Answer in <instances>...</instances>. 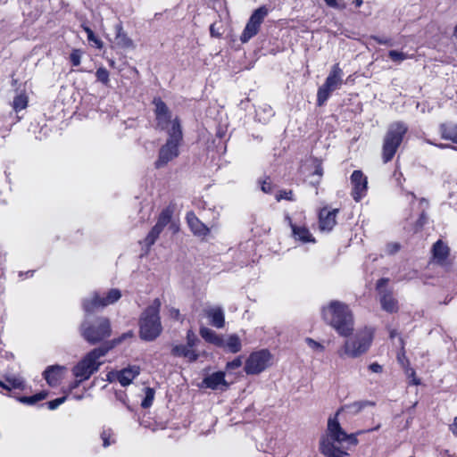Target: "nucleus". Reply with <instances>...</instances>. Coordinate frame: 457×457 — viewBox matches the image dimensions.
I'll return each mask as SVG.
<instances>
[{"label":"nucleus","mask_w":457,"mask_h":457,"mask_svg":"<svg viewBox=\"0 0 457 457\" xmlns=\"http://www.w3.org/2000/svg\"><path fill=\"white\" fill-rule=\"evenodd\" d=\"M380 425L367 430L347 434L341 428L337 418H329L326 434L320 438V451L326 457H346L348 448L345 445H356L357 435L378 430Z\"/></svg>","instance_id":"obj_1"},{"label":"nucleus","mask_w":457,"mask_h":457,"mask_svg":"<svg viewBox=\"0 0 457 457\" xmlns=\"http://www.w3.org/2000/svg\"><path fill=\"white\" fill-rule=\"evenodd\" d=\"M324 321L331 326L338 335L348 337L354 328V320L349 306L343 302L333 300L322 307Z\"/></svg>","instance_id":"obj_2"},{"label":"nucleus","mask_w":457,"mask_h":457,"mask_svg":"<svg viewBox=\"0 0 457 457\" xmlns=\"http://www.w3.org/2000/svg\"><path fill=\"white\" fill-rule=\"evenodd\" d=\"M114 344L113 342L107 346L104 345L93 349L73 367L72 374L77 380L71 385V389L77 387L81 382L87 380L99 370V367L103 363L100 358L104 357L108 351L113 347Z\"/></svg>","instance_id":"obj_3"},{"label":"nucleus","mask_w":457,"mask_h":457,"mask_svg":"<svg viewBox=\"0 0 457 457\" xmlns=\"http://www.w3.org/2000/svg\"><path fill=\"white\" fill-rule=\"evenodd\" d=\"M161 305V300L155 298L141 314L139 335L145 341H153L162 333V327L159 314Z\"/></svg>","instance_id":"obj_4"},{"label":"nucleus","mask_w":457,"mask_h":457,"mask_svg":"<svg viewBox=\"0 0 457 457\" xmlns=\"http://www.w3.org/2000/svg\"><path fill=\"white\" fill-rule=\"evenodd\" d=\"M372 342V330L364 328L358 331L353 337L345 340L344 345L337 350V355L344 358H358L365 353Z\"/></svg>","instance_id":"obj_5"},{"label":"nucleus","mask_w":457,"mask_h":457,"mask_svg":"<svg viewBox=\"0 0 457 457\" xmlns=\"http://www.w3.org/2000/svg\"><path fill=\"white\" fill-rule=\"evenodd\" d=\"M111 333V323L105 317H97L94 320L86 319L80 326L82 337L91 345H96L109 337Z\"/></svg>","instance_id":"obj_6"},{"label":"nucleus","mask_w":457,"mask_h":457,"mask_svg":"<svg viewBox=\"0 0 457 457\" xmlns=\"http://www.w3.org/2000/svg\"><path fill=\"white\" fill-rule=\"evenodd\" d=\"M408 127L403 122L392 123L384 137L382 158L384 162H390L400 146Z\"/></svg>","instance_id":"obj_7"},{"label":"nucleus","mask_w":457,"mask_h":457,"mask_svg":"<svg viewBox=\"0 0 457 457\" xmlns=\"http://www.w3.org/2000/svg\"><path fill=\"white\" fill-rule=\"evenodd\" d=\"M182 140V129H179L178 123L175 124L171 135L166 143L160 148L158 158L154 162L156 169L165 167L170 162L179 156V146Z\"/></svg>","instance_id":"obj_8"},{"label":"nucleus","mask_w":457,"mask_h":457,"mask_svg":"<svg viewBox=\"0 0 457 457\" xmlns=\"http://www.w3.org/2000/svg\"><path fill=\"white\" fill-rule=\"evenodd\" d=\"M344 72L338 63L334 64L325 79L324 84L318 89L317 104L321 106L329 98L332 92L337 90L344 84Z\"/></svg>","instance_id":"obj_9"},{"label":"nucleus","mask_w":457,"mask_h":457,"mask_svg":"<svg viewBox=\"0 0 457 457\" xmlns=\"http://www.w3.org/2000/svg\"><path fill=\"white\" fill-rule=\"evenodd\" d=\"M154 114L157 127L171 135L175 124L178 123L179 129H181L180 121L178 117H172V113L166 104L161 98H154Z\"/></svg>","instance_id":"obj_10"},{"label":"nucleus","mask_w":457,"mask_h":457,"mask_svg":"<svg viewBox=\"0 0 457 457\" xmlns=\"http://www.w3.org/2000/svg\"><path fill=\"white\" fill-rule=\"evenodd\" d=\"M272 356L268 350H260L252 353L245 363V371L247 375H257L265 370L271 364Z\"/></svg>","instance_id":"obj_11"},{"label":"nucleus","mask_w":457,"mask_h":457,"mask_svg":"<svg viewBox=\"0 0 457 457\" xmlns=\"http://www.w3.org/2000/svg\"><path fill=\"white\" fill-rule=\"evenodd\" d=\"M120 297L121 293L117 288L111 289L104 297L94 293L83 300V309L87 313H91L98 308H104L116 303Z\"/></svg>","instance_id":"obj_12"},{"label":"nucleus","mask_w":457,"mask_h":457,"mask_svg":"<svg viewBox=\"0 0 457 457\" xmlns=\"http://www.w3.org/2000/svg\"><path fill=\"white\" fill-rule=\"evenodd\" d=\"M267 15L268 9L266 8V6H261L252 13L240 37L241 42H248L253 37H254L259 32L261 24L262 23Z\"/></svg>","instance_id":"obj_13"},{"label":"nucleus","mask_w":457,"mask_h":457,"mask_svg":"<svg viewBox=\"0 0 457 457\" xmlns=\"http://www.w3.org/2000/svg\"><path fill=\"white\" fill-rule=\"evenodd\" d=\"M387 282V278H381L377 282L381 307L387 312H395L398 310L397 301L394 298L392 293L385 288Z\"/></svg>","instance_id":"obj_14"},{"label":"nucleus","mask_w":457,"mask_h":457,"mask_svg":"<svg viewBox=\"0 0 457 457\" xmlns=\"http://www.w3.org/2000/svg\"><path fill=\"white\" fill-rule=\"evenodd\" d=\"M351 184L353 186L352 195L356 202L361 201L367 192V177L362 171L354 170L351 175Z\"/></svg>","instance_id":"obj_15"},{"label":"nucleus","mask_w":457,"mask_h":457,"mask_svg":"<svg viewBox=\"0 0 457 457\" xmlns=\"http://www.w3.org/2000/svg\"><path fill=\"white\" fill-rule=\"evenodd\" d=\"M338 209H333L331 211L327 208L320 210L319 214V226L321 231H330L337 223L336 218L338 213Z\"/></svg>","instance_id":"obj_16"},{"label":"nucleus","mask_w":457,"mask_h":457,"mask_svg":"<svg viewBox=\"0 0 457 457\" xmlns=\"http://www.w3.org/2000/svg\"><path fill=\"white\" fill-rule=\"evenodd\" d=\"M205 316L208 318L212 326L217 328H222L225 326V314L220 306H213L204 310Z\"/></svg>","instance_id":"obj_17"},{"label":"nucleus","mask_w":457,"mask_h":457,"mask_svg":"<svg viewBox=\"0 0 457 457\" xmlns=\"http://www.w3.org/2000/svg\"><path fill=\"white\" fill-rule=\"evenodd\" d=\"M204 383L206 387L213 390H224L228 387V384L225 380V373L218 371L211 374L204 379Z\"/></svg>","instance_id":"obj_18"},{"label":"nucleus","mask_w":457,"mask_h":457,"mask_svg":"<svg viewBox=\"0 0 457 457\" xmlns=\"http://www.w3.org/2000/svg\"><path fill=\"white\" fill-rule=\"evenodd\" d=\"M288 220L290 227L292 228V234L295 240L300 241L302 243H314L315 238L311 234L309 229L304 226H297L292 223L291 219L287 217Z\"/></svg>","instance_id":"obj_19"},{"label":"nucleus","mask_w":457,"mask_h":457,"mask_svg":"<svg viewBox=\"0 0 457 457\" xmlns=\"http://www.w3.org/2000/svg\"><path fill=\"white\" fill-rule=\"evenodd\" d=\"M369 405H373V403L369 401H359L345 404L337 411L334 418H337L338 415H356L360 413L366 406Z\"/></svg>","instance_id":"obj_20"},{"label":"nucleus","mask_w":457,"mask_h":457,"mask_svg":"<svg viewBox=\"0 0 457 457\" xmlns=\"http://www.w3.org/2000/svg\"><path fill=\"white\" fill-rule=\"evenodd\" d=\"M65 367L54 365L48 367L44 372V378L50 386H56L62 378Z\"/></svg>","instance_id":"obj_21"},{"label":"nucleus","mask_w":457,"mask_h":457,"mask_svg":"<svg viewBox=\"0 0 457 457\" xmlns=\"http://www.w3.org/2000/svg\"><path fill=\"white\" fill-rule=\"evenodd\" d=\"M140 369L138 366H131L123 369L116 373V379L123 386H129L132 380L139 374Z\"/></svg>","instance_id":"obj_22"},{"label":"nucleus","mask_w":457,"mask_h":457,"mask_svg":"<svg viewBox=\"0 0 457 457\" xmlns=\"http://www.w3.org/2000/svg\"><path fill=\"white\" fill-rule=\"evenodd\" d=\"M187 221L191 231L196 236H205L209 232V228L195 216L192 212H187Z\"/></svg>","instance_id":"obj_23"},{"label":"nucleus","mask_w":457,"mask_h":457,"mask_svg":"<svg viewBox=\"0 0 457 457\" xmlns=\"http://www.w3.org/2000/svg\"><path fill=\"white\" fill-rule=\"evenodd\" d=\"M449 252V247L443 241H436L432 248L434 261L438 264H445Z\"/></svg>","instance_id":"obj_24"},{"label":"nucleus","mask_w":457,"mask_h":457,"mask_svg":"<svg viewBox=\"0 0 457 457\" xmlns=\"http://www.w3.org/2000/svg\"><path fill=\"white\" fill-rule=\"evenodd\" d=\"M171 353L177 357H185L189 361H195L198 358V354L195 351L187 345H175L171 350Z\"/></svg>","instance_id":"obj_25"},{"label":"nucleus","mask_w":457,"mask_h":457,"mask_svg":"<svg viewBox=\"0 0 457 457\" xmlns=\"http://www.w3.org/2000/svg\"><path fill=\"white\" fill-rule=\"evenodd\" d=\"M199 333L200 336L208 343L216 346H221L223 345V338L209 328L202 327Z\"/></svg>","instance_id":"obj_26"},{"label":"nucleus","mask_w":457,"mask_h":457,"mask_svg":"<svg viewBox=\"0 0 457 457\" xmlns=\"http://www.w3.org/2000/svg\"><path fill=\"white\" fill-rule=\"evenodd\" d=\"M0 386L7 391L12 389H23L24 379L20 376H7L5 382L0 380Z\"/></svg>","instance_id":"obj_27"},{"label":"nucleus","mask_w":457,"mask_h":457,"mask_svg":"<svg viewBox=\"0 0 457 457\" xmlns=\"http://www.w3.org/2000/svg\"><path fill=\"white\" fill-rule=\"evenodd\" d=\"M232 353L241 351L242 344L239 337L236 334L229 335L226 339L223 338V345L220 346Z\"/></svg>","instance_id":"obj_28"},{"label":"nucleus","mask_w":457,"mask_h":457,"mask_svg":"<svg viewBox=\"0 0 457 457\" xmlns=\"http://www.w3.org/2000/svg\"><path fill=\"white\" fill-rule=\"evenodd\" d=\"M115 29H116L115 43L118 46H120L121 48L134 47L133 41L123 31L121 24H117L115 26Z\"/></svg>","instance_id":"obj_29"},{"label":"nucleus","mask_w":457,"mask_h":457,"mask_svg":"<svg viewBox=\"0 0 457 457\" xmlns=\"http://www.w3.org/2000/svg\"><path fill=\"white\" fill-rule=\"evenodd\" d=\"M441 136L444 139L451 140L457 144V126L456 125H442L440 128Z\"/></svg>","instance_id":"obj_30"},{"label":"nucleus","mask_w":457,"mask_h":457,"mask_svg":"<svg viewBox=\"0 0 457 457\" xmlns=\"http://www.w3.org/2000/svg\"><path fill=\"white\" fill-rule=\"evenodd\" d=\"M172 214H173V210L171 208H170V207L165 208L160 213L158 220L154 226L162 231L164 227L170 222Z\"/></svg>","instance_id":"obj_31"},{"label":"nucleus","mask_w":457,"mask_h":457,"mask_svg":"<svg viewBox=\"0 0 457 457\" xmlns=\"http://www.w3.org/2000/svg\"><path fill=\"white\" fill-rule=\"evenodd\" d=\"M28 105V96L25 94H20L17 96V92L13 97L12 106L15 112H18L25 109Z\"/></svg>","instance_id":"obj_32"},{"label":"nucleus","mask_w":457,"mask_h":457,"mask_svg":"<svg viewBox=\"0 0 457 457\" xmlns=\"http://www.w3.org/2000/svg\"><path fill=\"white\" fill-rule=\"evenodd\" d=\"M101 439L103 441V446L108 447L116 442V437L112 428H104L101 433Z\"/></svg>","instance_id":"obj_33"},{"label":"nucleus","mask_w":457,"mask_h":457,"mask_svg":"<svg viewBox=\"0 0 457 457\" xmlns=\"http://www.w3.org/2000/svg\"><path fill=\"white\" fill-rule=\"evenodd\" d=\"M162 230L154 226L146 237L144 239L143 244L146 246L147 250L155 243Z\"/></svg>","instance_id":"obj_34"},{"label":"nucleus","mask_w":457,"mask_h":457,"mask_svg":"<svg viewBox=\"0 0 457 457\" xmlns=\"http://www.w3.org/2000/svg\"><path fill=\"white\" fill-rule=\"evenodd\" d=\"M46 396H47V393L40 392L32 396L21 397L20 401L23 403L32 405V404H35L36 403H37L38 401L45 399Z\"/></svg>","instance_id":"obj_35"},{"label":"nucleus","mask_w":457,"mask_h":457,"mask_svg":"<svg viewBox=\"0 0 457 457\" xmlns=\"http://www.w3.org/2000/svg\"><path fill=\"white\" fill-rule=\"evenodd\" d=\"M388 56L389 58L395 63L397 64H400L401 62H403V61L407 60L408 58H410V56L403 53V52H399V51H396V50H391L389 51L388 53Z\"/></svg>","instance_id":"obj_36"},{"label":"nucleus","mask_w":457,"mask_h":457,"mask_svg":"<svg viewBox=\"0 0 457 457\" xmlns=\"http://www.w3.org/2000/svg\"><path fill=\"white\" fill-rule=\"evenodd\" d=\"M96 76L98 81L102 82L104 85L109 83V71L104 68L100 67L96 70Z\"/></svg>","instance_id":"obj_37"},{"label":"nucleus","mask_w":457,"mask_h":457,"mask_svg":"<svg viewBox=\"0 0 457 457\" xmlns=\"http://www.w3.org/2000/svg\"><path fill=\"white\" fill-rule=\"evenodd\" d=\"M154 389L150 388V387H146L145 388V399L142 401V407L143 408H148L152 405L153 403V401H154Z\"/></svg>","instance_id":"obj_38"},{"label":"nucleus","mask_w":457,"mask_h":457,"mask_svg":"<svg viewBox=\"0 0 457 457\" xmlns=\"http://www.w3.org/2000/svg\"><path fill=\"white\" fill-rule=\"evenodd\" d=\"M305 343L314 352L322 353L325 350V346L322 344L315 341L314 339H312L311 337H306Z\"/></svg>","instance_id":"obj_39"},{"label":"nucleus","mask_w":457,"mask_h":457,"mask_svg":"<svg viewBox=\"0 0 457 457\" xmlns=\"http://www.w3.org/2000/svg\"><path fill=\"white\" fill-rule=\"evenodd\" d=\"M83 52L80 49H73L70 54V61L73 66H79L81 62Z\"/></svg>","instance_id":"obj_40"},{"label":"nucleus","mask_w":457,"mask_h":457,"mask_svg":"<svg viewBox=\"0 0 457 457\" xmlns=\"http://www.w3.org/2000/svg\"><path fill=\"white\" fill-rule=\"evenodd\" d=\"M327 5L332 8L340 9L343 10L346 7L347 4L346 2L343 0H324Z\"/></svg>","instance_id":"obj_41"},{"label":"nucleus","mask_w":457,"mask_h":457,"mask_svg":"<svg viewBox=\"0 0 457 457\" xmlns=\"http://www.w3.org/2000/svg\"><path fill=\"white\" fill-rule=\"evenodd\" d=\"M276 199L277 201H280L282 199H285V200H288V201H294L295 199L293 198V192L291 190H282V191H279L277 195H276Z\"/></svg>","instance_id":"obj_42"},{"label":"nucleus","mask_w":457,"mask_h":457,"mask_svg":"<svg viewBox=\"0 0 457 457\" xmlns=\"http://www.w3.org/2000/svg\"><path fill=\"white\" fill-rule=\"evenodd\" d=\"M242 363H243L242 357L238 356V357L235 358L233 361H228L226 365V369L228 370H233L239 368L242 365Z\"/></svg>","instance_id":"obj_43"},{"label":"nucleus","mask_w":457,"mask_h":457,"mask_svg":"<svg viewBox=\"0 0 457 457\" xmlns=\"http://www.w3.org/2000/svg\"><path fill=\"white\" fill-rule=\"evenodd\" d=\"M66 401V396L59 397L46 403L49 410H55Z\"/></svg>","instance_id":"obj_44"},{"label":"nucleus","mask_w":457,"mask_h":457,"mask_svg":"<svg viewBox=\"0 0 457 457\" xmlns=\"http://www.w3.org/2000/svg\"><path fill=\"white\" fill-rule=\"evenodd\" d=\"M261 189L265 194H270L273 191V185L269 179H265L261 184Z\"/></svg>","instance_id":"obj_45"},{"label":"nucleus","mask_w":457,"mask_h":457,"mask_svg":"<svg viewBox=\"0 0 457 457\" xmlns=\"http://www.w3.org/2000/svg\"><path fill=\"white\" fill-rule=\"evenodd\" d=\"M400 249V245L397 243H389L386 246V253L387 254H394Z\"/></svg>","instance_id":"obj_46"},{"label":"nucleus","mask_w":457,"mask_h":457,"mask_svg":"<svg viewBox=\"0 0 457 457\" xmlns=\"http://www.w3.org/2000/svg\"><path fill=\"white\" fill-rule=\"evenodd\" d=\"M187 345H188L191 348L193 346H195V344L198 342V339L195 337V335L192 331H190V330L187 332Z\"/></svg>","instance_id":"obj_47"},{"label":"nucleus","mask_w":457,"mask_h":457,"mask_svg":"<svg viewBox=\"0 0 457 457\" xmlns=\"http://www.w3.org/2000/svg\"><path fill=\"white\" fill-rule=\"evenodd\" d=\"M369 370L371 371V372H374V373H381L382 370H383V368L380 364H378V362H373L371 363L370 366H369Z\"/></svg>","instance_id":"obj_48"},{"label":"nucleus","mask_w":457,"mask_h":457,"mask_svg":"<svg viewBox=\"0 0 457 457\" xmlns=\"http://www.w3.org/2000/svg\"><path fill=\"white\" fill-rule=\"evenodd\" d=\"M88 41L94 43V45L96 46V48H98V49L103 48L104 44H103L102 40L99 39L97 37L94 36L93 39H88Z\"/></svg>","instance_id":"obj_49"},{"label":"nucleus","mask_w":457,"mask_h":457,"mask_svg":"<svg viewBox=\"0 0 457 457\" xmlns=\"http://www.w3.org/2000/svg\"><path fill=\"white\" fill-rule=\"evenodd\" d=\"M170 316L173 319L179 320L180 316L179 311L178 309L171 308L170 310Z\"/></svg>","instance_id":"obj_50"},{"label":"nucleus","mask_w":457,"mask_h":457,"mask_svg":"<svg viewBox=\"0 0 457 457\" xmlns=\"http://www.w3.org/2000/svg\"><path fill=\"white\" fill-rule=\"evenodd\" d=\"M450 430L457 436V417L454 418L453 424L450 426Z\"/></svg>","instance_id":"obj_51"},{"label":"nucleus","mask_w":457,"mask_h":457,"mask_svg":"<svg viewBox=\"0 0 457 457\" xmlns=\"http://www.w3.org/2000/svg\"><path fill=\"white\" fill-rule=\"evenodd\" d=\"M83 29H84L85 32L87 33V40L93 39V37L95 36L93 30L87 26H83Z\"/></svg>","instance_id":"obj_52"},{"label":"nucleus","mask_w":457,"mask_h":457,"mask_svg":"<svg viewBox=\"0 0 457 457\" xmlns=\"http://www.w3.org/2000/svg\"><path fill=\"white\" fill-rule=\"evenodd\" d=\"M83 29H84L85 32L87 33V40L93 39V37L95 36L93 30L87 26H83Z\"/></svg>","instance_id":"obj_53"},{"label":"nucleus","mask_w":457,"mask_h":457,"mask_svg":"<svg viewBox=\"0 0 457 457\" xmlns=\"http://www.w3.org/2000/svg\"><path fill=\"white\" fill-rule=\"evenodd\" d=\"M374 39L378 43V44H382V45H388V46H392V44L390 43V40L387 39V38H380V37H374Z\"/></svg>","instance_id":"obj_54"},{"label":"nucleus","mask_w":457,"mask_h":457,"mask_svg":"<svg viewBox=\"0 0 457 457\" xmlns=\"http://www.w3.org/2000/svg\"><path fill=\"white\" fill-rule=\"evenodd\" d=\"M314 175H317L319 178H320L323 175V170L320 164L316 166L315 171L313 173Z\"/></svg>","instance_id":"obj_55"},{"label":"nucleus","mask_w":457,"mask_h":457,"mask_svg":"<svg viewBox=\"0 0 457 457\" xmlns=\"http://www.w3.org/2000/svg\"><path fill=\"white\" fill-rule=\"evenodd\" d=\"M263 112H267L268 117H271L273 115L272 109L270 106H265L263 108Z\"/></svg>","instance_id":"obj_56"},{"label":"nucleus","mask_w":457,"mask_h":457,"mask_svg":"<svg viewBox=\"0 0 457 457\" xmlns=\"http://www.w3.org/2000/svg\"><path fill=\"white\" fill-rule=\"evenodd\" d=\"M404 360H405V354H404V353L403 352V353H399V354H398V361H399L402 364H403V361H404Z\"/></svg>","instance_id":"obj_57"},{"label":"nucleus","mask_w":457,"mask_h":457,"mask_svg":"<svg viewBox=\"0 0 457 457\" xmlns=\"http://www.w3.org/2000/svg\"><path fill=\"white\" fill-rule=\"evenodd\" d=\"M352 2L357 6L360 7L362 4V0H352Z\"/></svg>","instance_id":"obj_58"},{"label":"nucleus","mask_w":457,"mask_h":457,"mask_svg":"<svg viewBox=\"0 0 457 457\" xmlns=\"http://www.w3.org/2000/svg\"><path fill=\"white\" fill-rule=\"evenodd\" d=\"M438 147L440 148H447V147H450V145H444V144H440V145H436Z\"/></svg>","instance_id":"obj_59"},{"label":"nucleus","mask_w":457,"mask_h":457,"mask_svg":"<svg viewBox=\"0 0 457 457\" xmlns=\"http://www.w3.org/2000/svg\"><path fill=\"white\" fill-rule=\"evenodd\" d=\"M396 334L397 333L395 330H393V331L390 332V337L393 338V337H395L396 336Z\"/></svg>","instance_id":"obj_60"},{"label":"nucleus","mask_w":457,"mask_h":457,"mask_svg":"<svg viewBox=\"0 0 457 457\" xmlns=\"http://www.w3.org/2000/svg\"><path fill=\"white\" fill-rule=\"evenodd\" d=\"M211 33H212V35H213V33H215V30H213L212 26L211 27Z\"/></svg>","instance_id":"obj_61"},{"label":"nucleus","mask_w":457,"mask_h":457,"mask_svg":"<svg viewBox=\"0 0 457 457\" xmlns=\"http://www.w3.org/2000/svg\"><path fill=\"white\" fill-rule=\"evenodd\" d=\"M211 33H212V35H213V33H215V30H213L212 26L211 27Z\"/></svg>","instance_id":"obj_62"},{"label":"nucleus","mask_w":457,"mask_h":457,"mask_svg":"<svg viewBox=\"0 0 457 457\" xmlns=\"http://www.w3.org/2000/svg\"><path fill=\"white\" fill-rule=\"evenodd\" d=\"M256 115L260 116V109L256 111Z\"/></svg>","instance_id":"obj_63"},{"label":"nucleus","mask_w":457,"mask_h":457,"mask_svg":"<svg viewBox=\"0 0 457 457\" xmlns=\"http://www.w3.org/2000/svg\"><path fill=\"white\" fill-rule=\"evenodd\" d=\"M75 398L79 400V399H81V396L80 395H77V396H75Z\"/></svg>","instance_id":"obj_64"}]
</instances>
